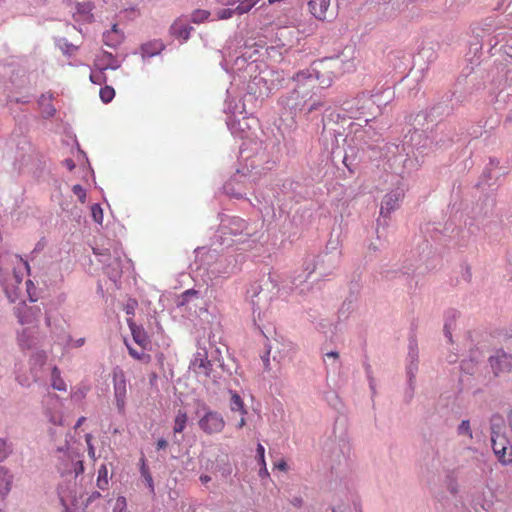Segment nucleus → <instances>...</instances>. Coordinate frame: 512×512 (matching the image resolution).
Instances as JSON below:
<instances>
[{"label":"nucleus","instance_id":"nucleus-1","mask_svg":"<svg viewBox=\"0 0 512 512\" xmlns=\"http://www.w3.org/2000/svg\"><path fill=\"white\" fill-rule=\"evenodd\" d=\"M355 69L352 58H344V55L323 58L314 61L312 65L294 77L296 88L291 92L290 98L295 100L292 108L301 110L307 99L312 97V90L318 82L321 88H328L335 78L351 72Z\"/></svg>","mask_w":512,"mask_h":512},{"label":"nucleus","instance_id":"nucleus-2","mask_svg":"<svg viewBox=\"0 0 512 512\" xmlns=\"http://www.w3.org/2000/svg\"><path fill=\"white\" fill-rule=\"evenodd\" d=\"M189 370L198 378L208 379L211 377L212 363L208 359L206 348L199 347L193 354L189 364Z\"/></svg>","mask_w":512,"mask_h":512},{"label":"nucleus","instance_id":"nucleus-3","mask_svg":"<svg viewBox=\"0 0 512 512\" xmlns=\"http://www.w3.org/2000/svg\"><path fill=\"white\" fill-rule=\"evenodd\" d=\"M492 448L499 462L503 465L512 463V446L503 434H498L493 428V437H491Z\"/></svg>","mask_w":512,"mask_h":512},{"label":"nucleus","instance_id":"nucleus-4","mask_svg":"<svg viewBox=\"0 0 512 512\" xmlns=\"http://www.w3.org/2000/svg\"><path fill=\"white\" fill-rule=\"evenodd\" d=\"M199 427L206 434H216L222 432L225 427V420L222 415L216 411H207L199 419Z\"/></svg>","mask_w":512,"mask_h":512},{"label":"nucleus","instance_id":"nucleus-5","mask_svg":"<svg viewBox=\"0 0 512 512\" xmlns=\"http://www.w3.org/2000/svg\"><path fill=\"white\" fill-rule=\"evenodd\" d=\"M114 397L117 409L120 413L125 410V400L127 394L126 378L121 369H115L113 372Z\"/></svg>","mask_w":512,"mask_h":512},{"label":"nucleus","instance_id":"nucleus-6","mask_svg":"<svg viewBox=\"0 0 512 512\" xmlns=\"http://www.w3.org/2000/svg\"><path fill=\"white\" fill-rule=\"evenodd\" d=\"M404 198V191L397 188L387 193L381 203L380 216L388 218L391 213L399 208L401 200Z\"/></svg>","mask_w":512,"mask_h":512},{"label":"nucleus","instance_id":"nucleus-7","mask_svg":"<svg viewBox=\"0 0 512 512\" xmlns=\"http://www.w3.org/2000/svg\"><path fill=\"white\" fill-rule=\"evenodd\" d=\"M489 362L495 375L512 369V356L503 352H498L495 356L490 357Z\"/></svg>","mask_w":512,"mask_h":512},{"label":"nucleus","instance_id":"nucleus-8","mask_svg":"<svg viewBox=\"0 0 512 512\" xmlns=\"http://www.w3.org/2000/svg\"><path fill=\"white\" fill-rule=\"evenodd\" d=\"M330 7V0H309L308 8L310 13L320 21L327 19V14Z\"/></svg>","mask_w":512,"mask_h":512},{"label":"nucleus","instance_id":"nucleus-9","mask_svg":"<svg viewBox=\"0 0 512 512\" xmlns=\"http://www.w3.org/2000/svg\"><path fill=\"white\" fill-rule=\"evenodd\" d=\"M193 28L183 18L176 19L170 27V32L176 38L187 41Z\"/></svg>","mask_w":512,"mask_h":512},{"label":"nucleus","instance_id":"nucleus-10","mask_svg":"<svg viewBox=\"0 0 512 512\" xmlns=\"http://www.w3.org/2000/svg\"><path fill=\"white\" fill-rule=\"evenodd\" d=\"M124 39L123 32L118 28L117 24H113L112 28L103 34V42L106 46L116 47L122 43Z\"/></svg>","mask_w":512,"mask_h":512},{"label":"nucleus","instance_id":"nucleus-11","mask_svg":"<svg viewBox=\"0 0 512 512\" xmlns=\"http://www.w3.org/2000/svg\"><path fill=\"white\" fill-rule=\"evenodd\" d=\"M129 327L134 341L141 347L145 348L149 343L147 334L142 327L137 326L135 323L130 322Z\"/></svg>","mask_w":512,"mask_h":512},{"label":"nucleus","instance_id":"nucleus-12","mask_svg":"<svg viewBox=\"0 0 512 512\" xmlns=\"http://www.w3.org/2000/svg\"><path fill=\"white\" fill-rule=\"evenodd\" d=\"M230 394V409L233 412H240L242 415L247 414V410L245 408V404L240 397V395L236 391H229Z\"/></svg>","mask_w":512,"mask_h":512},{"label":"nucleus","instance_id":"nucleus-13","mask_svg":"<svg viewBox=\"0 0 512 512\" xmlns=\"http://www.w3.org/2000/svg\"><path fill=\"white\" fill-rule=\"evenodd\" d=\"M12 475L5 467H0V494L5 496L11 489Z\"/></svg>","mask_w":512,"mask_h":512},{"label":"nucleus","instance_id":"nucleus-14","mask_svg":"<svg viewBox=\"0 0 512 512\" xmlns=\"http://www.w3.org/2000/svg\"><path fill=\"white\" fill-rule=\"evenodd\" d=\"M51 386L58 391H66L67 386L61 377V372L58 367L54 366L51 372Z\"/></svg>","mask_w":512,"mask_h":512},{"label":"nucleus","instance_id":"nucleus-15","mask_svg":"<svg viewBox=\"0 0 512 512\" xmlns=\"http://www.w3.org/2000/svg\"><path fill=\"white\" fill-rule=\"evenodd\" d=\"M188 420L187 413L183 410H178L174 419V433H181L186 427V423Z\"/></svg>","mask_w":512,"mask_h":512},{"label":"nucleus","instance_id":"nucleus-16","mask_svg":"<svg viewBox=\"0 0 512 512\" xmlns=\"http://www.w3.org/2000/svg\"><path fill=\"white\" fill-rule=\"evenodd\" d=\"M141 462H142L141 468H140L141 476L144 478V481H145L150 493L154 494L155 488H154V482H153L152 475H151L148 467L145 464L144 458L141 459Z\"/></svg>","mask_w":512,"mask_h":512},{"label":"nucleus","instance_id":"nucleus-17","mask_svg":"<svg viewBox=\"0 0 512 512\" xmlns=\"http://www.w3.org/2000/svg\"><path fill=\"white\" fill-rule=\"evenodd\" d=\"M127 348L130 356L133 357L134 359L139 360L143 363H149L151 361V356L144 352V348H141V350H137L129 345H127Z\"/></svg>","mask_w":512,"mask_h":512},{"label":"nucleus","instance_id":"nucleus-18","mask_svg":"<svg viewBox=\"0 0 512 512\" xmlns=\"http://www.w3.org/2000/svg\"><path fill=\"white\" fill-rule=\"evenodd\" d=\"M97 486L101 490H105L108 487V470L106 465H102L98 470Z\"/></svg>","mask_w":512,"mask_h":512},{"label":"nucleus","instance_id":"nucleus-19","mask_svg":"<svg viewBox=\"0 0 512 512\" xmlns=\"http://www.w3.org/2000/svg\"><path fill=\"white\" fill-rule=\"evenodd\" d=\"M210 16V12L204 9H197L191 13V22L200 24L206 21Z\"/></svg>","mask_w":512,"mask_h":512},{"label":"nucleus","instance_id":"nucleus-20","mask_svg":"<svg viewBox=\"0 0 512 512\" xmlns=\"http://www.w3.org/2000/svg\"><path fill=\"white\" fill-rule=\"evenodd\" d=\"M257 3H258V0H243L235 8V12L238 15L245 14V13L249 12Z\"/></svg>","mask_w":512,"mask_h":512},{"label":"nucleus","instance_id":"nucleus-21","mask_svg":"<svg viewBox=\"0 0 512 512\" xmlns=\"http://www.w3.org/2000/svg\"><path fill=\"white\" fill-rule=\"evenodd\" d=\"M91 4L90 3H83L78 4L77 6V13L79 15H83V19L85 21H92L93 15L91 14Z\"/></svg>","mask_w":512,"mask_h":512},{"label":"nucleus","instance_id":"nucleus-22","mask_svg":"<svg viewBox=\"0 0 512 512\" xmlns=\"http://www.w3.org/2000/svg\"><path fill=\"white\" fill-rule=\"evenodd\" d=\"M100 98L104 103H109L115 96V90L111 86H104L100 89Z\"/></svg>","mask_w":512,"mask_h":512},{"label":"nucleus","instance_id":"nucleus-23","mask_svg":"<svg viewBox=\"0 0 512 512\" xmlns=\"http://www.w3.org/2000/svg\"><path fill=\"white\" fill-rule=\"evenodd\" d=\"M104 69L98 71H92L90 74V80L92 83L101 85L106 82V75L103 71Z\"/></svg>","mask_w":512,"mask_h":512},{"label":"nucleus","instance_id":"nucleus-24","mask_svg":"<svg viewBox=\"0 0 512 512\" xmlns=\"http://www.w3.org/2000/svg\"><path fill=\"white\" fill-rule=\"evenodd\" d=\"M458 434L466 435L470 440L473 438L469 420H463L458 427Z\"/></svg>","mask_w":512,"mask_h":512},{"label":"nucleus","instance_id":"nucleus-25","mask_svg":"<svg viewBox=\"0 0 512 512\" xmlns=\"http://www.w3.org/2000/svg\"><path fill=\"white\" fill-rule=\"evenodd\" d=\"M91 214L93 217V220L98 223L102 224L103 222V210L99 204H93L91 207Z\"/></svg>","mask_w":512,"mask_h":512},{"label":"nucleus","instance_id":"nucleus-26","mask_svg":"<svg viewBox=\"0 0 512 512\" xmlns=\"http://www.w3.org/2000/svg\"><path fill=\"white\" fill-rule=\"evenodd\" d=\"M493 428L498 434H502L501 431L503 429V420L501 417H493L491 424V437H493Z\"/></svg>","mask_w":512,"mask_h":512},{"label":"nucleus","instance_id":"nucleus-27","mask_svg":"<svg viewBox=\"0 0 512 512\" xmlns=\"http://www.w3.org/2000/svg\"><path fill=\"white\" fill-rule=\"evenodd\" d=\"M10 448L4 439L0 438V462L5 460L10 454Z\"/></svg>","mask_w":512,"mask_h":512},{"label":"nucleus","instance_id":"nucleus-28","mask_svg":"<svg viewBox=\"0 0 512 512\" xmlns=\"http://www.w3.org/2000/svg\"><path fill=\"white\" fill-rule=\"evenodd\" d=\"M234 14H236L235 9L225 8L217 12V18L220 20H225L231 18Z\"/></svg>","mask_w":512,"mask_h":512},{"label":"nucleus","instance_id":"nucleus-29","mask_svg":"<svg viewBox=\"0 0 512 512\" xmlns=\"http://www.w3.org/2000/svg\"><path fill=\"white\" fill-rule=\"evenodd\" d=\"M72 191L78 197L80 202H82V203L85 202V200H86V192H85L84 188L81 185H79V184L74 185L73 188H72Z\"/></svg>","mask_w":512,"mask_h":512},{"label":"nucleus","instance_id":"nucleus-30","mask_svg":"<svg viewBox=\"0 0 512 512\" xmlns=\"http://www.w3.org/2000/svg\"><path fill=\"white\" fill-rule=\"evenodd\" d=\"M257 457L259 460L260 465L265 464V448L262 444H258L256 448Z\"/></svg>","mask_w":512,"mask_h":512},{"label":"nucleus","instance_id":"nucleus-31","mask_svg":"<svg viewBox=\"0 0 512 512\" xmlns=\"http://www.w3.org/2000/svg\"><path fill=\"white\" fill-rule=\"evenodd\" d=\"M86 393H87V389L86 388H83V389H78L77 391H75L73 393V397L74 398H77V399H83L85 398L86 396Z\"/></svg>","mask_w":512,"mask_h":512},{"label":"nucleus","instance_id":"nucleus-32","mask_svg":"<svg viewBox=\"0 0 512 512\" xmlns=\"http://www.w3.org/2000/svg\"><path fill=\"white\" fill-rule=\"evenodd\" d=\"M323 106V102L321 101H314L310 107L308 108V113L313 112L314 110H318Z\"/></svg>","mask_w":512,"mask_h":512},{"label":"nucleus","instance_id":"nucleus-33","mask_svg":"<svg viewBox=\"0 0 512 512\" xmlns=\"http://www.w3.org/2000/svg\"><path fill=\"white\" fill-rule=\"evenodd\" d=\"M274 467L280 471H287V463L284 460H280L274 464Z\"/></svg>","mask_w":512,"mask_h":512},{"label":"nucleus","instance_id":"nucleus-34","mask_svg":"<svg viewBox=\"0 0 512 512\" xmlns=\"http://www.w3.org/2000/svg\"><path fill=\"white\" fill-rule=\"evenodd\" d=\"M126 506V500L124 497H118L117 498V501H116V508H119L120 510H122L124 507Z\"/></svg>","mask_w":512,"mask_h":512},{"label":"nucleus","instance_id":"nucleus-35","mask_svg":"<svg viewBox=\"0 0 512 512\" xmlns=\"http://www.w3.org/2000/svg\"><path fill=\"white\" fill-rule=\"evenodd\" d=\"M156 445H157V449L161 450V449H165L168 446V442L162 438L157 441Z\"/></svg>","mask_w":512,"mask_h":512},{"label":"nucleus","instance_id":"nucleus-36","mask_svg":"<svg viewBox=\"0 0 512 512\" xmlns=\"http://www.w3.org/2000/svg\"><path fill=\"white\" fill-rule=\"evenodd\" d=\"M64 165L68 168L69 171H72L75 168V163L72 159L64 160Z\"/></svg>","mask_w":512,"mask_h":512},{"label":"nucleus","instance_id":"nucleus-37","mask_svg":"<svg viewBox=\"0 0 512 512\" xmlns=\"http://www.w3.org/2000/svg\"><path fill=\"white\" fill-rule=\"evenodd\" d=\"M50 421L55 425H62V417L61 416H51Z\"/></svg>","mask_w":512,"mask_h":512},{"label":"nucleus","instance_id":"nucleus-38","mask_svg":"<svg viewBox=\"0 0 512 512\" xmlns=\"http://www.w3.org/2000/svg\"><path fill=\"white\" fill-rule=\"evenodd\" d=\"M88 447V455L90 458H92L93 460H95V448L93 446V444H89Z\"/></svg>","mask_w":512,"mask_h":512},{"label":"nucleus","instance_id":"nucleus-39","mask_svg":"<svg viewBox=\"0 0 512 512\" xmlns=\"http://www.w3.org/2000/svg\"><path fill=\"white\" fill-rule=\"evenodd\" d=\"M259 475H260V477H264V476H268L269 475L268 470L266 468V463L265 464H261V469L259 471Z\"/></svg>","mask_w":512,"mask_h":512},{"label":"nucleus","instance_id":"nucleus-40","mask_svg":"<svg viewBox=\"0 0 512 512\" xmlns=\"http://www.w3.org/2000/svg\"><path fill=\"white\" fill-rule=\"evenodd\" d=\"M149 46H150L149 44H145V45H143V46H142V51H143V53H144L145 55L152 56V55H154V54H155V52H153V51H149V49H148V48H149Z\"/></svg>","mask_w":512,"mask_h":512},{"label":"nucleus","instance_id":"nucleus-41","mask_svg":"<svg viewBox=\"0 0 512 512\" xmlns=\"http://www.w3.org/2000/svg\"><path fill=\"white\" fill-rule=\"evenodd\" d=\"M200 481L203 483V484H207L208 482L211 481V477L209 475H201L200 476Z\"/></svg>","mask_w":512,"mask_h":512},{"label":"nucleus","instance_id":"nucleus-42","mask_svg":"<svg viewBox=\"0 0 512 512\" xmlns=\"http://www.w3.org/2000/svg\"><path fill=\"white\" fill-rule=\"evenodd\" d=\"M245 425H246V420H245V418H244V415H242V417H241L240 421H239V422H238V424H237V428H238V429H241V428H243Z\"/></svg>","mask_w":512,"mask_h":512},{"label":"nucleus","instance_id":"nucleus-43","mask_svg":"<svg viewBox=\"0 0 512 512\" xmlns=\"http://www.w3.org/2000/svg\"><path fill=\"white\" fill-rule=\"evenodd\" d=\"M85 420V417H80L76 422L75 428H79L85 422Z\"/></svg>","mask_w":512,"mask_h":512},{"label":"nucleus","instance_id":"nucleus-44","mask_svg":"<svg viewBox=\"0 0 512 512\" xmlns=\"http://www.w3.org/2000/svg\"><path fill=\"white\" fill-rule=\"evenodd\" d=\"M326 356L327 357H332V358H334L336 360V359H338L339 354H338V352H333L332 351V352L327 353Z\"/></svg>","mask_w":512,"mask_h":512},{"label":"nucleus","instance_id":"nucleus-45","mask_svg":"<svg viewBox=\"0 0 512 512\" xmlns=\"http://www.w3.org/2000/svg\"><path fill=\"white\" fill-rule=\"evenodd\" d=\"M85 440H86L87 446H89V444H92V436H91V434H86Z\"/></svg>","mask_w":512,"mask_h":512},{"label":"nucleus","instance_id":"nucleus-46","mask_svg":"<svg viewBox=\"0 0 512 512\" xmlns=\"http://www.w3.org/2000/svg\"><path fill=\"white\" fill-rule=\"evenodd\" d=\"M18 318H19V322L21 324H25V323H29L30 322V320L24 319L20 314H18Z\"/></svg>","mask_w":512,"mask_h":512},{"label":"nucleus","instance_id":"nucleus-47","mask_svg":"<svg viewBox=\"0 0 512 512\" xmlns=\"http://www.w3.org/2000/svg\"><path fill=\"white\" fill-rule=\"evenodd\" d=\"M23 336H24V335L22 334V335L19 337V342H20V344H21L22 346H24V347L30 348V347H31V345H29V344H27V345H26V344H24Z\"/></svg>","mask_w":512,"mask_h":512},{"label":"nucleus","instance_id":"nucleus-48","mask_svg":"<svg viewBox=\"0 0 512 512\" xmlns=\"http://www.w3.org/2000/svg\"><path fill=\"white\" fill-rule=\"evenodd\" d=\"M98 497H100V493H99V492H94V493L91 495L90 500L95 499V498H98Z\"/></svg>","mask_w":512,"mask_h":512},{"label":"nucleus","instance_id":"nucleus-49","mask_svg":"<svg viewBox=\"0 0 512 512\" xmlns=\"http://www.w3.org/2000/svg\"><path fill=\"white\" fill-rule=\"evenodd\" d=\"M445 334L447 337L451 338V333L449 332L447 325H445Z\"/></svg>","mask_w":512,"mask_h":512},{"label":"nucleus","instance_id":"nucleus-50","mask_svg":"<svg viewBox=\"0 0 512 512\" xmlns=\"http://www.w3.org/2000/svg\"><path fill=\"white\" fill-rule=\"evenodd\" d=\"M264 364H265V368L268 369V367H269V359H268V357H266L264 359Z\"/></svg>","mask_w":512,"mask_h":512},{"label":"nucleus","instance_id":"nucleus-51","mask_svg":"<svg viewBox=\"0 0 512 512\" xmlns=\"http://www.w3.org/2000/svg\"><path fill=\"white\" fill-rule=\"evenodd\" d=\"M186 294H189V295L196 294V291L192 290V289L191 290H187Z\"/></svg>","mask_w":512,"mask_h":512},{"label":"nucleus","instance_id":"nucleus-52","mask_svg":"<svg viewBox=\"0 0 512 512\" xmlns=\"http://www.w3.org/2000/svg\"><path fill=\"white\" fill-rule=\"evenodd\" d=\"M234 3H235V1H227V2H225L224 4H225V5H234Z\"/></svg>","mask_w":512,"mask_h":512},{"label":"nucleus","instance_id":"nucleus-53","mask_svg":"<svg viewBox=\"0 0 512 512\" xmlns=\"http://www.w3.org/2000/svg\"><path fill=\"white\" fill-rule=\"evenodd\" d=\"M23 265L25 266V268H26L27 270H29V268H30V267H29L28 262L24 261V262H23Z\"/></svg>","mask_w":512,"mask_h":512},{"label":"nucleus","instance_id":"nucleus-54","mask_svg":"<svg viewBox=\"0 0 512 512\" xmlns=\"http://www.w3.org/2000/svg\"><path fill=\"white\" fill-rule=\"evenodd\" d=\"M25 311H29V312H32V309L31 308H27L25 305L22 307Z\"/></svg>","mask_w":512,"mask_h":512},{"label":"nucleus","instance_id":"nucleus-55","mask_svg":"<svg viewBox=\"0 0 512 512\" xmlns=\"http://www.w3.org/2000/svg\"><path fill=\"white\" fill-rule=\"evenodd\" d=\"M45 358H46L45 355H40V360L42 363L45 361Z\"/></svg>","mask_w":512,"mask_h":512},{"label":"nucleus","instance_id":"nucleus-56","mask_svg":"<svg viewBox=\"0 0 512 512\" xmlns=\"http://www.w3.org/2000/svg\"><path fill=\"white\" fill-rule=\"evenodd\" d=\"M80 469L83 470V465H82V462L80 461Z\"/></svg>","mask_w":512,"mask_h":512},{"label":"nucleus","instance_id":"nucleus-57","mask_svg":"<svg viewBox=\"0 0 512 512\" xmlns=\"http://www.w3.org/2000/svg\"><path fill=\"white\" fill-rule=\"evenodd\" d=\"M54 111H55V110H54V109H52V111H51V112H49V114H50V115H53V114H54Z\"/></svg>","mask_w":512,"mask_h":512}]
</instances>
